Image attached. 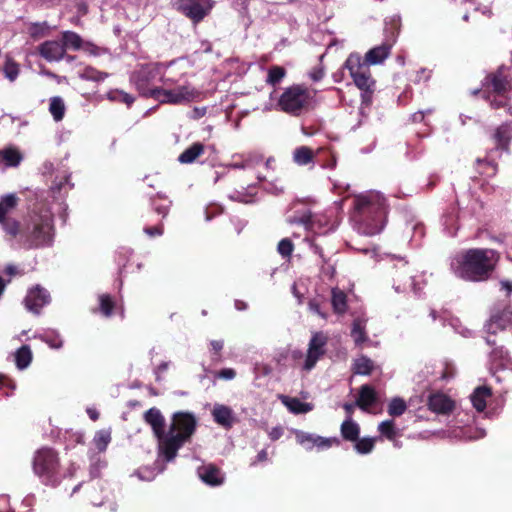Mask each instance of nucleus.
Returning <instances> with one entry per match:
<instances>
[{
	"label": "nucleus",
	"mask_w": 512,
	"mask_h": 512,
	"mask_svg": "<svg viewBox=\"0 0 512 512\" xmlns=\"http://www.w3.org/2000/svg\"><path fill=\"white\" fill-rule=\"evenodd\" d=\"M500 255L492 249H469L458 260L456 274L469 281H485L494 272Z\"/></svg>",
	"instance_id": "f257e3e1"
},
{
	"label": "nucleus",
	"mask_w": 512,
	"mask_h": 512,
	"mask_svg": "<svg viewBox=\"0 0 512 512\" xmlns=\"http://www.w3.org/2000/svg\"><path fill=\"white\" fill-rule=\"evenodd\" d=\"M196 426L197 420L192 413L177 412L173 414L167 437L162 442V456L167 462L176 457L177 451L194 434Z\"/></svg>",
	"instance_id": "f03ea898"
},
{
	"label": "nucleus",
	"mask_w": 512,
	"mask_h": 512,
	"mask_svg": "<svg viewBox=\"0 0 512 512\" xmlns=\"http://www.w3.org/2000/svg\"><path fill=\"white\" fill-rule=\"evenodd\" d=\"M308 100V90L296 85L285 90L279 99V105L285 112L298 115L307 106Z\"/></svg>",
	"instance_id": "7ed1b4c3"
},
{
	"label": "nucleus",
	"mask_w": 512,
	"mask_h": 512,
	"mask_svg": "<svg viewBox=\"0 0 512 512\" xmlns=\"http://www.w3.org/2000/svg\"><path fill=\"white\" fill-rule=\"evenodd\" d=\"M198 92L189 86H179L174 89L155 88L150 91V96L161 103L180 104L192 101Z\"/></svg>",
	"instance_id": "20e7f679"
},
{
	"label": "nucleus",
	"mask_w": 512,
	"mask_h": 512,
	"mask_svg": "<svg viewBox=\"0 0 512 512\" xmlns=\"http://www.w3.org/2000/svg\"><path fill=\"white\" fill-rule=\"evenodd\" d=\"M176 10L183 13L193 23H199L212 8L211 0H173Z\"/></svg>",
	"instance_id": "39448f33"
},
{
	"label": "nucleus",
	"mask_w": 512,
	"mask_h": 512,
	"mask_svg": "<svg viewBox=\"0 0 512 512\" xmlns=\"http://www.w3.org/2000/svg\"><path fill=\"white\" fill-rule=\"evenodd\" d=\"M344 66L350 72V75L352 76L356 86L365 92L369 91L370 86L374 83V81L367 73L368 67L362 64L360 55L351 54L347 58Z\"/></svg>",
	"instance_id": "423d86ee"
},
{
	"label": "nucleus",
	"mask_w": 512,
	"mask_h": 512,
	"mask_svg": "<svg viewBox=\"0 0 512 512\" xmlns=\"http://www.w3.org/2000/svg\"><path fill=\"white\" fill-rule=\"evenodd\" d=\"M33 468L39 476L52 477L58 468L56 453L49 448L39 450L34 457Z\"/></svg>",
	"instance_id": "0eeeda50"
},
{
	"label": "nucleus",
	"mask_w": 512,
	"mask_h": 512,
	"mask_svg": "<svg viewBox=\"0 0 512 512\" xmlns=\"http://www.w3.org/2000/svg\"><path fill=\"white\" fill-rule=\"evenodd\" d=\"M52 237V225L48 221H42L33 225L28 240L31 246L40 247L50 244Z\"/></svg>",
	"instance_id": "6e6552de"
},
{
	"label": "nucleus",
	"mask_w": 512,
	"mask_h": 512,
	"mask_svg": "<svg viewBox=\"0 0 512 512\" xmlns=\"http://www.w3.org/2000/svg\"><path fill=\"white\" fill-rule=\"evenodd\" d=\"M145 421L151 425L155 436L159 441V452L162 455V445L163 441L167 437V432H165V420L160 411L156 408L149 409L144 414Z\"/></svg>",
	"instance_id": "1a4fd4ad"
},
{
	"label": "nucleus",
	"mask_w": 512,
	"mask_h": 512,
	"mask_svg": "<svg viewBox=\"0 0 512 512\" xmlns=\"http://www.w3.org/2000/svg\"><path fill=\"white\" fill-rule=\"evenodd\" d=\"M326 344V337L321 333H315L310 340L307 357L304 363V369L310 370L314 367L317 360L324 355L323 349Z\"/></svg>",
	"instance_id": "9d476101"
},
{
	"label": "nucleus",
	"mask_w": 512,
	"mask_h": 512,
	"mask_svg": "<svg viewBox=\"0 0 512 512\" xmlns=\"http://www.w3.org/2000/svg\"><path fill=\"white\" fill-rule=\"evenodd\" d=\"M38 52L47 61H58L65 54L64 45L60 41H46L38 46Z\"/></svg>",
	"instance_id": "9b49d317"
},
{
	"label": "nucleus",
	"mask_w": 512,
	"mask_h": 512,
	"mask_svg": "<svg viewBox=\"0 0 512 512\" xmlns=\"http://www.w3.org/2000/svg\"><path fill=\"white\" fill-rule=\"evenodd\" d=\"M354 208L360 216V220H365L372 214H378L381 211L380 205L375 203L371 197L360 195L355 199Z\"/></svg>",
	"instance_id": "f8f14e48"
},
{
	"label": "nucleus",
	"mask_w": 512,
	"mask_h": 512,
	"mask_svg": "<svg viewBox=\"0 0 512 512\" xmlns=\"http://www.w3.org/2000/svg\"><path fill=\"white\" fill-rule=\"evenodd\" d=\"M427 405L430 410L441 414L450 413L454 409V402L443 393L430 395Z\"/></svg>",
	"instance_id": "ddd939ff"
},
{
	"label": "nucleus",
	"mask_w": 512,
	"mask_h": 512,
	"mask_svg": "<svg viewBox=\"0 0 512 512\" xmlns=\"http://www.w3.org/2000/svg\"><path fill=\"white\" fill-rule=\"evenodd\" d=\"M492 137L495 141L496 149L508 151L512 139V122L502 123L495 129Z\"/></svg>",
	"instance_id": "4468645a"
},
{
	"label": "nucleus",
	"mask_w": 512,
	"mask_h": 512,
	"mask_svg": "<svg viewBox=\"0 0 512 512\" xmlns=\"http://www.w3.org/2000/svg\"><path fill=\"white\" fill-rule=\"evenodd\" d=\"M198 475L203 482L211 486L221 485L224 481V477L220 469L214 464L199 467Z\"/></svg>",
	"instance_id": "2eb2a0df"
},
{
	"label": "nucleus",
	"mask_w": 512,
	"mask_h": 512,
	"mask_svg": "<svg viewBox=\"0 0 512 512\" xmlns=\"http://www.w3.org/2000/svg\"><path fill=\"white\" fill-rule=\"evenodd\" d=\"M512 313L508 309L498 311L491 315L486 328L490 334H496L497 331L505 329L506 325L512 322Z\"/></svg>",
	"instance_id": "dca6fc26"
},
{
	"label": "nucleus",
	"mask_w": 512,
	"mask_h": 512,
	"mask_svg": "<svg viewBox=\"0 0 512 512\" xmlns=\"http://www.w3.org/2000/svg\"><path fill=\"white\" fill-rule=\"evenodd\" d=\"M391 45L382 44L370 49L364 57L362 64L366 67L382 63L390 54Z\"/></svg>",
	"instance_id": "f3484780"
},
{
	"label": "nucleus",
	"mask_w": 512,
	"mask_h": 512,
	"mask_svg": "<svg viewBox=\"0 0 512 512\" xmlns=\"http://www.w3.org/2000/svg\"><path fill=\"white\" fill-rule=\"evenodd\" d=\"M377 401V395L375 390L369 385H363L359 391V397L356 400V405L363 411H367L368 408L375 404Z\"/></svg>",
	"instance_id": "a211bd4d"
},
{
	"label": "nucleus",
	"mask_w": 512,
	"mask_h": 512,
	"mask_svg": "<svg viewBox=\"0 0 512 512\" xmlns=\"http://www.w3.org/2000/svg\"><path fill=\"white\" fill-rule=\"evenodd\" d=\"M488 87H492L493 91L497 94H503L506 91L507 80L503 74L502 68H499L496 72L487 75L486 83Z\"/></svg>",
	"instance_id": "6ab92c4d"
},
{
	"label": "nucleus",
	"mask_w": 512,
	"mask_h": 512,
	"mask_svg": "<svg viewBox=\"0 0 512 512\" xmlns=\"http://www.w3.org/2000/svg\"><path fill=\"white\" fill-rule=\"evenodd\" d=\"M492 395L491 388L487 386H479L475 389L471 396V401L474 408L478 412L484 411L486 408V398Z\"/></svg>",
	"instance_id": "aec40b11"
},
{
	"label": "nucleus",
	"mask_w": 512,
	"mask_h": 512,
	"mask_svg": "<svg viewBox=\"0 0 512 512\" xmlns=\"http://www.w3.org/2000/svg\"><path fill=\"white\" fill-rule=\"evenodd\" d=\"M215 422L230 428L233 423L232 410L224 405H216L212 411Z\"/></svg>",
	"instance_id": "412c9836"
},
{
	"label": "nucleus",
	"mask_w": 512,
	"mask_h": 512,
	"mask_svg": "<svg viewBox=\"0 0 512 512\" xmlns=\"http://www.w3.org/2000/svg\"><path fill=\"white\" fill-rule=\"evenodd\" d=\"M360 434V427L348 417L341 425V436L344 440L354 442L357 441Z\"/></svg>",
	"instance_id": "4be33fe9"
},
{
	"label": "nucleus",
	"mask_w": 512,
	"mask_h": 512,
	"mask_svg": "<svg viewBox=\"0 0 512 512\" xmlns=\"http://www.w3.org/2000/svg\"><path fill=\"white\" fill-rule=\"evenodd\" d=\"M153 78L152 71L148 67H142L138 71H135L132 74V81L137 86V89L143 94L146 95L145 87L146 84Z\"/></svg>",
	"instance_id": "5701e85b"
},
{
	"label": "nucleus",
	"mask_w": 512,
	"mask_h": 512,
	"mask_svg": "<svg viewBox=\"0 0 512 512\" xmlns=\"http://www.w3.org/2000/svg\"><path fill=\"white\" fill-rule=\"evenodd\" d=\"M21 152L13 147L0 150V161H3L8 167H16L22 161Z\"/></svg>",
	"instance_id": "b1692460"
},
{
	"label": "nucleus",
	"mask_w": 512,
	"mask_h": 512,
	"mask_svg": "<svg viewBox=\"0 0 512 512\" xmlns=\"http://www.w3.org/2000/svg\"><path fill=\"white\" fill-rule=\"evenodd\" d=\"M281 400L283 404L293 413L301 414L307 413L312 410V405L310 403L301 402L298 398H292L289 396H282Z\"/></svg>",
	"instance_id": "393cba45"
},
{
	"label": "nucleus",
	"mask_w": 512,
	"mask_h": 512,
	"mask_svg": "<svg viewBox=\"0 0 512 512\" xmlns=\"http://www.w3.org/2000/svg\"><path fill=\"white\" fill-rule=\"evenodd\" d=\"M331 303L335 313L344 314L347 311V296L339 288H333L331 291Z\"/></svg>",
	"instance_id": "a878e982"
},
{
	"label": "nucleus",
	"mask_w": 512,
	"mask_h": 512,
	"mask_svg": "<svg viewBox=\"0 0 512 512\" xmlns=\"http://www.w3.org/2000/svg\"><path fill=\"white\" fill-rule=\"evenodd\" d=\"M203 152L204 145L202 143L196 142L183 153H181L178 160L183 164L193 163Z\"/></svg>",
	"instance_id": "bb28decb"
},
{
	"label": "nucleus",
	"mask_w": 512,
	"mask_h": 512,
	"mask_svg": "<svg viewBox=\"0 0 512 512\" xmlns=\"http://www.w3.org/2000/svg\"><path fill=\"white\" fill-rule=\"evenodd\" d=\"M373 369H374L373 361L364 355H362L361 357L357 358L354 361L353 372L355 374L370 375L372 373Z\"/></svg>",
	"instance_id": "cd10ccee"
},
{
	"label": "nucleus",
	"mask_w": 512,
	"mask_h": 512,
	"mask_svg": "<svg viewBox=\"0 0 512 512\" xmlns=\"http://www.w3.org/2000/svg\"><path fill=\"white\" fill-rule=\"evenodd\" d=\"M44 303L45 300L44 297L41 296V290H38L37 292L31 291L25 298V305L27 309L35 313L39 312Z\"/></svg>",
	"instance_id": "c85d7f7f"
},
{
	"label": "nucleus",
	"mask_w": 512,
	"mask_h": 512,
	"mask_svg": "<svg viewBox=\"0 0 512 512\" xmlns=\"http://www.w3.org/2000/svg\"><path fill=\"white\" fill-rule=\"evenodd\" d=\"M16 365L19 369H25L32 360V353L28 345L20 347L15 354Z\"/></svg>",
	"instance_id": "c756f323"
},
{
	"label": "nucleus",
	"mask_w": 512,
	"mask_h": 512,
	"mask_svg": "<svg viewBox=\"0 0 512 512\" xmlns=\"http://www.w3.org/2000/svg\"><path fill=\"white\" fill-rule=\"evenodd\" d=\"M351 336L353 337L356 345H361L367 340L365 327L359 318L353 321Z\"/></svg>",
	"instance_id": "7c9ffc66"
},
{
	"label": "nucleus",
	"mask_w": 512,
	"mask_h": 512,
	"mask_svg": "<svg viewBox=\"0 0 512 512\" xmlns=\"http://www.w3.org/2000/svg\"><path fill=\"white\" fill-rule=\"evenodd\" d=\"M49 111L55 121L62 120L65 113V104L63 100L60 97L51 98Z\"/></svg>",
	"instance_id": "2f4dec72"
},
{
	"label": "nucleus",
	"mask_w": 512,
	"mask_h": 512,
	"mask_svg": "<svg viewBox=\"0 0 512 512\" xmlns=\"http://www.w3.org/2000/svg\"><path fill=\"white\" fill-rule=\"evenodd\" d=\"M17 197L14 194H8L2 197L0 201V221L4 220L6 214L17 205Z\"/></svg>",
	"instance_id": "473e14b6"
},
{
	"label": "nucleus",
	"mask_w": 512,
	"mask_h": 512,
	"mask_svg": "<svg viewBox=\"0 0 512 512\" xmlns=\"http://www.w3.org/2000/svg\"><path fill=\"white\" fill-rule=\"evenodd\" d=\"M314 158L312 149L306 146L297 148L294 152V161L300 165L310 163Z\"/></svg>",
	"instance_id": "72a5a7b5"
},
{
	"label": "nucleus",
	"mask_w": 512,
	"mask_h": 512,
	"mask_svg": "<svg viewBox=\"0 0 512 512\" xmlns=\"http://www.w3.org/2000/svg\"><path fill=\"white\" fill-rule=\"evenodd\" d=\"M407 409V405L402 398H393L388 406V413L391 416H400Z\"/></svg>",
	"instance_id": "f704fd0d"
},
{
	"label": "nucleus",
	"mask_w": 512,
	"mask_h": 512,
	"mask_svg": "<svg viewBox=\"0 0 512 512\" xmlns=\"http://www.w3.org/2000/svg\"><path fill=\"white\" fill-rule=\"evenodd\" d=\"M354 442H355L354 447L358 453L367 454L373 450L374 445H375V438H370V437H365L362 439L358 438V440L354 441Z\"/></svg>",
	"instance_id": "c9c22d12"
},
{
	"label": "nucleus",
	"mask_w": 512,
	"mask_h": 512,
	"mask_svg": "<svg viewBox=\"0 0 512 512\" xmlns=\"http://www.w3.org/2000/svg\"><path fill=\"white\" fill-rule=\"evenodd\" d=\"M81 77L86 80H92V81H102L108 77V74L106 72L98 71L92 67H86L81 74Z\"/></svg>",
	"instance_id": "e433bc0d"
},
{
	"label": "nucleus",
	"mask_w": 512,
	"mask_h": 512,
	"mask_svg": "<svg viewBox=\"0 0 512 512\" xmlns=\"http://www.w3.org/2000/svg\"><path fill=\"white\" fill-rule=\"evenodd\" d=\"M285 69L280 66H273L268 71L267 82L275 85L285 76Z\"/></svg>",
	"instance_id": "4c0bfd02"
},
{
	"label": "nucleus",
	"mask_w": 512,
	"mask_h": 512,
	"mask_svg": "<svg viewBox=\"0 0 512 512\" xmlns=\"http://www.w3.org/2000/svg\"><path fill=\"white\" fill-rule=\"evenodd\" d=\"M4 73L10 81H14L19 73L18 64L12 59L8 58L4 65Z\"/></svg>",
	"instance_id": "58836bf2"
},
{
	"label": "nucleus",
	"mask_w": 512,
	"mask_h": 512,
	"mask_svg": "<svg viewBox=\"0 0 512 512\" xmlns=\"http://www.w3.org/2000/svg\"><path fill=\"white\" fill-rule=\"evenodd\" d=\"M61 43L64 45V47L72 46L78 49L81 46V38L76 33L67 31L63 33V42Z\"/></svg>",
	"instance_id": "ea45409f"
},
{
	"label": "nucleus",
	"mask_w": 512,
	"mask_h": 512,
	"mask_svg": "<svg viewBox=\"0 0 512 512\" xmlns=\"http://www.w3.org/2000/svg\"><path fill=\"white\" fill-rule=\"evenodd\" d=\"M114 301L112 300V298L109 296V295H101L100 296V311L105 315V316H110L113 312V309H114Z\"/></svg>",
	"instance_id": "a19ab883"
},
{
	"label": "nucleus",
	"mask_w": 512,
	"mask_h": 512,
	"mask_svg": "<svg viewBox=\"0 0 512 512\" xmlns=\"http://www.w3.org/2000/svg\"><path fill=\"white\" fill-rule=\"evenodd\" d=\"M378 429L389 440H393L396 437L394 423L391 420L381 422Z\"/></svg>",
	"instance_id": "79ce46f5"
},
{
	"label": "nucleus",
	"mask_w": 512,
	"mask_h": 512,
	"mask_svg": "<svg viewBox=\"0 0 512 512\" xmlns=\"http://www.w3.org/2000/svg\"><path fill=\"white\" fill-rule=\"evenodd\" d=\"M0 222L3 224L4 229L8 234L12 236L17 235L19 231V222L8 217H5L4 220H1Z\"/></svg>",
	"instance_id": "37998d69"
},
{
	"label": "nucleus",
	"mask_w": 512,
	"mask_h": 512,
	"mask_svg": "<svg viewBox=\"0 0 512 512\" xmlns=\"http://www.w3.org/2000/svg\"><path fill=\"white\" fill-rule=\"evenodd\" d=\"M293 251V243L290 239H283L278 244V252L284 256L289 257Z\"/></svg>",
	"instance_id": "c03bdc74"
},
{
	"label": "nucleus",
	"mask_w": 512,
	"mask_h": 512,
	"mask_svg": "<svg viewBox=\"0 0 512 512\" xmlns=\"http://www.w3.org/2000/svg\"><path fill=\"white\" fill-rule=\"evenodd\" d=\"M395 278L396 282L398 283L401 282L402 278H406L408 280L412 279L411 271L410 268L407 266V262L403 263L402 267L395 271Z\"/></svg>",
	"instance_id": "a18cd8bd"
},
{
	"label": "nucleus",
	"mask_w": 512,
	"mask_h": 512,
	"mask_svg": "<svg viewBox=\"0 0 512 512\" xmlns=\"http://www.w3.org/2000/svg\"><path fill=\"white\" fill-rule=\"evenodd\" d=\"M312 443L318 447H323V446H331L332 443L339 444L340 441L337 438H323V437L317 436V437H313Z\"/></svg>",
	"instance_id": "49530a36"
},
{
	"label": "nucleus",
	"mask_w": 512,
	"mask_h": 512,
	"mask_svg": "<svg viewBox=\"0 0 512 512\" xmlns=\"http://www.w3.org/2000/svg\"><path fill=\"white\" fill-rule=\"evenodd\" d=\"M110 441V434L108 432H100L96 438V446L102 451L106 448Z\"/></svg>",
	"instance_id": "de8ad7c7"
},
{
	"label": "nucleus",
	"mask_w": 512,
	"mask_h": 512,
	"mask_svg": "<svg viewBox=\"0 0 512 512\" xmlns=\"http://www.w3.org/2000/svg\"><path fill=\"white\" fill-rule=\"evenodd\" d=\"M311 217H312L311 212H307V213L303 214L301 217L290 218L289 223L308 225V224H311Z\"/></svg>",
	"instance_id": "09e8293b"
},
{
	"label": "nucleus",
	"mask_w": 512,
	"mask_h": 512,
	"mask_svg": "<svg viewBox=\"0 0 512 512\" xmlns=\"http://www.w3.org/2000/svg\"><path fill=\"white\" fill-rule=\"evenodd\" d=\"M30 35L33 38H38L40 36H43L45 34V29L41 27L39 24H33L30 29Z\"/></svg>",
	"instance_id": "8fccbe9b"
},
{
	"label": "nucleus",
	"mask_w": 512,
	"mask_h": 512,
	"mask_svg": "<svg viewBox=\"0 0 512 512\" xmlns=\"http://www.w3.org/2000/svg\"><path fill=\"white\" fill-rule=\"evenodd\" d=\"M236 375V372L231 368H225L218 372V377L224 379H233Z\"/></svg>",
	"instance_id": "3c124183"
},
{
	"label": "nucleus",
	"mask_w": 512,
	"mask_h": 512,
	"mask_svg": "<svg viewBox=\"0 0 512 512\" xmlns=\"http://www.w3.org/2000/svg\"><path fill=\"white\" fill-rule=\"evenodd\" d=\"M115 93L119 94V96H120L119 99L122 102L126 103L128 106H130L135 100L133 96H131L130 94L125 93L123 91H116Z\"/></svg>",
	"instance_id": "603ef678"
},
{
	"label": "nucleus",
	"mask_w": 512,
	"mask_h": 512,
	"mask_svg": "<svg viewBox=\"0 0 512 512\" xmlns=\"http://www.w3.org/2000/svg\"><path fill=\"white\" fill-rule=\"evenodd\" d=\"M296 436H297V440L301 444H303L305 442H313V436L310 435V434H305V433H302V432H298L296 434Z\"/></svg>",
	"instance_id": "864d4df0"
},
{
	"label": "nucleus",
	"mask_w": 512,
	"mask_h": 512,
	"mask_svg": "<svg viewBox=\"0 0 512 512\" xmlns=\"http://www.w3.org/2000/svg\"><path fill=\"white\" fill-rule=\"evenodd\" d=\"M145 232L150 236H155V235H161L163 233V230H162V227L155 226V227L145 228Z\"/></svg>",
	"instance_id": "5fc2aeb1"
},
{
	"label": "nucleus",
	"mask_w": 512,
	"mask_h": 512,
	"mask_svg": "<svg viewBox=\"0 0 512 512\" xmlns=\"http://www.w3.org/2000/svg\"><path fill=\"white\" fill-rule=\"evenodd\" d=\"M309 308H310L312 311H314V312L318 313L319 315H321L323 318H326V315H325L324 313H322V312H321V310H320V305H319V303H318V302H316L315 300H311V301L309 302Z\"/></svg>",
	"instance_id": "6e6d98bb"
},
{
	"label": "nucleus",
	"mask_w": 512,
	"mask_h": 512,
	"mask_svg": "<svg viewBox=\"0 0 512 512\" xmlns=\"http://www.w3.org/2000/svg\"><path fill=\"white\" fill-rule=\"evenodd\" d=\"M356 402L355 403H345L343 405V408L345 409V411L348 413V417L352 416L353 412H354V409L356 407Z\"/></svg>",
	"instance_id": "4d7b16f0"
},
{
	"label": "nucleus",
	"mask_w": 512,
	"mask_h": 512,
	"mask_svg": "<svg viewBox=\"0 0 512 512\" xmlns=\"http://www.w3.org/2000/svg\"><path fill=\"white\" fill-rule=\"evenodd\" d=\"M212 349L216 354H219L221 349L223 348V342L221 341H212L211 342Z\"/></svg>",
	"instance_id": "13d9d810"
},
{
	"label": "nucleus",
	"mask_w": 512,
	"mask_h": 512,
	"mask_svg": "<svg viewBox=\"0 0 512 512\" xmlns=\"http://www.w3.org/2000/svg\"><path fill=\"white\" fill-rule=\"evenodd\" d=\"M5 273L8 274L9 276H14V275H16L18 273V271H17L16 266L8 265L5 268Z\"/></svg>",
	"instance_id": "bf43d9fd"
},
{
	"label": "nucleus",
	"mask_w": 512,
	"mask_h": 512,
	"mask_svg": "<svg viewBox=\"0 0 512 512\" xmlns=\"http://www.w3.org/2000/svg\"><path fill=\"white\" fill-rule=\"evenodd\" d=\"M506 105V102H504L503 100H492L491 101V106L494 108V109H499L501 107H504Z\"/></svg>",
	"instance_id": "052dcab7"
},
{
	"label": "nucleus",
	"mask_w": 512,
	"mask_h": 512,
	"mask_svg": "<svg viewBox=\"0 0 512 512\" xmlns=\"http://www.w3.org/2000/svg\"><path fill=\"white\" fill-rule=\"evenodd\" d=\"M501 286L505 289L509 294L512 293V282L504 280L501 281Z\"/></svg>",
	"instance_id": "680f3d73"
},
{
	"label": "nucleus",
	"mask_w": 512,
	"mask_h": 512,
	"mask_svg": "<svg viewBox=\"0 0 512 512\" xmlns=\"http://www.w3.org/2000/svg\"><path fill=\"white\" fill-rule=\"evenodd\" d=\"M87 413L93 421H96L99 418V413L95 409H88Z\"/></svg>",
	"instance_id": "e2e57ef3"
},
{
	"label": "nucleus",
	"mask_w": 512,
	"mask_h": 512,
	"mask_svg": "<svg viewBox=\"0 0 512 512\" xmlns=\"http://www.w3.org/2000/svg\"><path fill=\"white\" fill-rule=\"evenodd\" d=\"M47 343L52 347V348H60L62 346V341L61 340H47Z\"/></svg>",
	"instance_id": "0e129e2a"
},
{
	"label": "nucleus",
	"mask_w": 512,
	"mask_h": 512,
	"mask_svg": "<svg viewBox=\"0 0 512 512\" xmlns=\"http://www.w3.org/2000/svg\"><path fill=\"white\" fill-rule=\"evenodd\" d=\"M281 436V430L280 429H273L270 433V437L272 440H276Z\"/></svg>",
	"instance_id": "69168bd1"
},
{
	"label": "nucleus",
	"mask_w": 512,
	"mask_h": 512,
	"mask_svg": "<svg viewBox=\"0 0 512 512\" xmlns=\"http://www.w3.org/2000/svg\"><path fill=\"white\" fill-rule=\"evenodd\" d=\"M267 459V452L265 450H261L257 455V460L259 462H263Z\"/></svg>",
	"instance_id": "338daca9"
},
{
	"label": "nucleus",
	"mask_w": 512,
	"mask_h": 512,
	"mask_svg": "<svg viewBox=\"0 0 512 512\" xmlns=\"http://www.w3.org/2000/svg\"><path fill=\"white\" fill-rule=\"evenodd\" d=\"M235 306H236L237 309L243 310V309L246 308V303H244L243 301L237 300L235 302Z\"/></svg>",
	"instance_id": "774afa93"
}]
</instances>
